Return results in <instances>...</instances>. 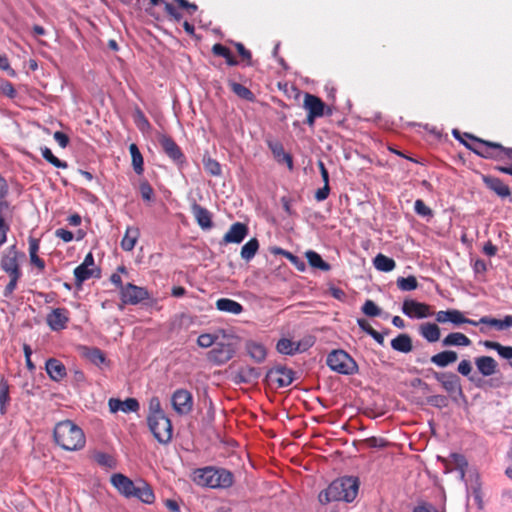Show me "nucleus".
<instances>
[{"label": "nucleus", "instance_id": "9d476101", "mask_svg": "<svg viewBox=\"0 0 512 512\" xmlns=\"http://www.w3.org/2000/svg\"><path fill=\"white\" fill-rule=\"evenodd\" d=\"M234 354L235 347L233 344L219 342L208 352L207 358L216 365H222L232 359Z\"/></svg>", "mask_w": 512, "mask_h": 512}, {"label": "nucleus", "instance_id": "f8f14e48", "mask_svg": "<svg viewBox=\"0 0 512 512\" xmlns=\"http://www.w3.org/2000/svg\"><path fill=\"white\" fill-rule=\"evenodd\" d=\"M266 378L276 383L277 388L289 386L294 380V371L284 366H276L268 370Z\"/></svg>", "mask_w": 512, "mask_h": 512}, {"label": "nucleus", "instance_id": "2f4dec72", "mask_svg": "<svg viewBox=\"0 0 512 512\" xmlns=\"http://www.w3.org/2000/svg\"><path fill=\"white\" fill-rule=\"evenodd\" d=\"M471 340L463 333L461 332H452L448 334L443 340H442V346L443 347H450V346H462L467 347L471 345Z\"/></svg>", "mask_w": 512, "mask_h": 512}, {"label": "nucleus", "instance_id": "603ef678", "mask_svg": "<svg viewBox=\"0 0 512 512\" xmlns=\"http://www.w3.org/2000/svg\"><path fill=\"white\" fill-rule=\"evenodd\" d=\"M450 458L452 459L453 470L467 469L468 462L464 455L459 453H452Z\"/></svg>", "mask_w": 512, "mask_h": 512}, {"label": "nucleus", "instance_id": "c03bdc74", "mask_svg": "<svg viewBox=\"0 0 512 512\" xmlns=\"http://www.w3.org/2000/svg\"><path fill=\"white\" fill-rule=\"evenodd\" d=\"M397 287L402 291H412L418 287V281L415 276L399 277Z\"/></svg>", "mask_w": 512, "mask_h": 512}, {"label": "nucleus", "instance_id": "dca6fc26", "mask_svg": "<svg viewBox=\"0 0 512 512\" xmlns=\"http://www.w3.org/2000/svg\"><path fill=\"white\" fill-rule=\"evenodd\" d=\"M402 311L410 318H426L431 314L429 305L412 299L403 302Z\"/></svg>", "mask_w": 512, "mask_h": 512}, {"label": "nucleus", "instance_id": "e2e57ef3", "mask_svg": "<svg viewBox=\"0 0 512 512\" xmlns=\"http://www.w3.org/2000/svg\"><path fill=\"white\" fill-rule=\"evenodd\" d=\"M174 1L177 3V5L180 8L185 9L189 15H193L198 9L196 4L190 3L187 0H174Z\"/></svg>", "mask_w": 512, "mask_h": 512}, {"label": "nucleus", "instance_id": "3c124183", "mask_svg": "<svg viewBox=\"0 0 512 512\" xmlns=\"http://www.w3.org/2000/svg\"><path fill=\"white\" fill-rule=\"evenodd\" d=\"M362 312L369 317H376L381 314L380 308L372 300H366L362 306Z\"/></svg>", "mask_w": 512, "mask_h": 512}, {"label": "nucleus", "instance_id": "f704fd0d", "mask_svg": "<svg viewBox=\"0 0 512 512\" xmlns=\"http://www.w3.org/2000/svg\"><path fill=\"white\" fill-rule=\"evenodd\" d=\"M133 497L138 498L146 504L153 503L155 499L152 488L145 482L138 483Z\"/></svg>", "mask_w": 512, "mask_h": 512}, {"label": "nucleus", "instance_id": "c85d7f7f", "mask_svg": "<svg viewBox=\"0 0 512 512\" xmlns=\"http://www.w3.org/2000/svg\"><path fill=\"white\" fill-rule=\"evenodd\" d=\"M420 335L428 342H437L440 339L441 332L440 328L435 323L426 322L419 327Z\"/></svg>", "mask_w": 512, "mask_h": 512}, {"label": "nucleus", "instance_id": "49530a36", "mask_svg": "<svg viewBox=\"0 0 512 512\" xmlns=\"http://www.w3.org/2000/svg\"><path fill=\"white\" fill-rule=\"evenodd\" d=\"M139 191L144 201L150 202L154 198V191L152 186L146 179H141L139 182Z\"/></svg>", "mask_w": 512, "mask_h": 512}, {"label": "nucleus", "instance_id": "b1692460", "mask_svg": "<svg viewBox=\"0 0 512 512\" xmlns=\"http://www.w3.org/2000/svg\"><path fill=\"white\" fill-rule=\"evenodd\" d=\"M159 144L162 150L165 152L167 157L176 160L182 157V152L179 146L173 141L172 138L166 135H160Z\"/></svg>", "mask_w": 512, "mask_h": 512}, {"label": "nucleus", "instance_id": "6ab92c4d", "mask_svg": "<svg viewBox=\"0 0 512 512\" xmlns=\"http://www.w3.org/2000/svg\"><path fill=\"white\" fill-rule=\"evenodd\" d=\"M434 377L439 383H441L446 392L450 394L455 392H462L460 379L456 374L435 372Z\"/></svg>", "mask_w": 512, "mask_h": 512}, {"label": "nucleus", "instance_id": "0e129e2a", "mask_svg": "<svg viewBox=\"0 0 512 512\" xmlns=\"http://www.w3.org/2000/svg\"><path fill=\"white\" fill-rule=\"evenodd\" d=\"M55 236L61 240H63L64 242H71L74 238V235L71 231L67 230V229H64V228H59L55 231Z\"/></svg>", "mask_w": 512, "mask_h": 512}, {"label": "nucleus", "instance_id": "4c0bfd02", "mask_svg": "<svg viewBox=\"0 0 512 512\" xmlns=\"http://www.w3.org/2000/svg\"><path fill=\"white\" fill-rule=\"evenodd\" d=\"M306 258L309 263V265L313 268H317L322 271H329L331 269V266L329 263L324 261L320 254H318L315 251H307L306 252Z\"/></svg>", "mask_w": 512, "mask_h": 512}, {"label": "nucleus", "instance_id": "6e6d98bb", "mask_svg": "<svg viewBox=\"0 0 512 512\" xmlns=\"http://www.w3.org/2000/svg\"><path fill=\"white\" fill-rule=\"evenodd\" d=\"M204 170L211 176H220L222 173L220 162H204Z\"/></svg>", "mask_w": 512, "mask_h": 512}, {"label": "nucleus", "instance_id": "aec40b11", "mask_svg": "<svg viewBox=\"0 0 512 512\" xmlns=\"http://www.w3.org/2000/svg\"><path fill=\"white\" fill-rule=\"evenodd\" d=\"M475 366L483 377H490L498 372V363L491 356L476 357Z\"/></svg>", "mask_w": 512, "mask_h": 512}, {"label": "nucleus", "instance_id": "7ed1b4c3", "mask_svg": "<svg viewBox=\"0 0 512 512\" xmlns=\"http://www.w3.org/2000/svg\"><path fill=\"white\" fill-rule=\"evenodd\" d=\"M53 437L56 444L67 451L81 450L86 443L83 430L71 420L58 422L54 427Z\"/></svg>", "mask_w": 512, "mask_h": 512}, {"label": "nucleus", "instance_id": "6e6552de", "mask_svg": "<svg viewBox=\"0 0 512 512\" xmlns=\"http://www.w3.org/2000/svg\"><path fill=\"white\" fill-rule=\"evenodd\" d=\"M148 425L154 437L161 444H168L173 435L170 419L165 415L161 417H147Z\"/></svg>", "mask_w": 512, "mask_h": 512}, {"label": "nucleus", "instance_id": "37998d69", "mask_svg": "<svg viewBox=\"0 0 512 512\" xmlns=\"http://www.w3.org/2000/svg\"><path fill=\"white\" fill-rule=\"evenodd\" d=\"M229 86L231 90L240 98L248 100V101H254L255 96L254 94L244 85L237 83V82H230Z\"/></svg>", "mask_w": 512, "mask_h": 512}, {"label": "nucleus", "instance_id": "4468645a", "mask_svg": "<svg viewBox=\"0 0 512 512\" xmlns=\"http://www.w3.org/2000/svg\"><path fill=\"white\" fill-rule=\"evenodd\" d=\"M249 228L245 223L235 222L224 234L220 244H240L248 235Z\"/></svg>", "mask_w": 512, "mask_h": 512}, {"label": "nucleus", "instance_id": "c756f323", "mask_svg": "<svg viewBox=\"0 0 512 512\" xmlns=\"http://www.w3.org/2000/svg\"><path fill=\"white\" fill-rule=\"evenodd\" d=\"M140 232L137 227L129 226L126 228L124 237L121 240V248L124 251H132L138 241Z\"/></svg>", "mask_w": 512, "mask_h": 512}, {"label": "nucleus", "instance_id": "ea45409f", "mask_svg": "<svg viewBox=\"0 0 512 512\" xmlns=\"http://www.w3.org/2000/svg\"><path fill=\"white\" fill-rule=\"evenodd\" d=\"M259 249V242L257 238H251L248 242H246L241 248V258L245 261H250L256 255Z\"/></svg>", "mask_w": 512, "mask_h": 512}, {"label": "nucleus", "instance_id": "f03ea898", "mask_svg": "<svg viewBox=\"0 0 512 512\" xmlns=\"http://www.w3.org/2000/svg\"><path fill=\"white\" fill-rule=\"evenodd\" d=\"M359 484L357 477L344 476L337 478L319 493V502L323 505L334 501L352 502L358 494Z\"/></svg>", "mask_w": 512, "mask_h": 512}, {"label": "nucleus", "instance_id": "412c9836", "mask_svg": "<svg viewBox=\"0 0 512 512\" xmlns=\"http://www.w3.org/2000/svg\"><path fill=\"white\" fill-rule=\"evenodd\" d=\"M482 181L493 191L497 196L501 198H506L510 196L511 191L508 185H506L501 179L490 176V175H482Z\"/></svg>", "mask_w": 512, "mask_h": 512}, {"label": "nucleus", "instance_id": "4be33fe9", "mask_svg": "<svg viewBox=\"0 0 512 512\" xmlns=\"http://www.w3.org/2000/svg\"><path fill=\"white\" fill-rule=\"evenodd\" d=\"M45 367L47 374L53 381L59 382L67 375L65 365L58 359H48Z\"/></svg>", "mask_w": 512, "mask_h": 512}, {"label": "nucleus", "instance_id": "4d7b16f0", "mask_svg": "<svg viewBox=\"0 0 512 512\" xmlns=\"http://www.w3.org/2000/svg\"><path fill=\"white\" fill-rule=\"evenodd\" d=\"M414 209L418 215L432 216V210L421 199L415 201Z\"/></svg>", "mask_w": 512, "mask_h": 512}, {"label": "nucleus", "instance_id": "f3484780", "mask_svg": "<svg viewBox=\"0 0 512 512\" xmlns=\"http://www.w3.org/2000/svg\"><path fill=\"white\" fill-rule=\"evenodd\" d=\"M112 485L127 498H132L135 494L136 484L127 476L116 473L111 476Z\"/></svg>", "mask_w": 512, "mask_h": 512}, {"label": "nucleus", "instance_id": "ddd939ff", "mask_svg": "<svg viewBox=\"0 0 512 512\" xmlns=\"http://www.w3.org/2000/svg\"><path fill=\"white\" fill-rule=\"evenodd\" d=\"M70 320V312L66 308H54L47 314L46 322L52 331L64 330Z\"/></svg>", "mask_w": 512, "mask_h": 512}, {"label": "nucleus", "instance_id": "69168bd1", "mask_svg": "<svg viewBox=\"0 0 512 512\" xmlns=\"http://www.w3.org/2000/svg\"><path fill=\"white\" fill-rule=\"evenodd\" d=\"M164 9L173 20L180 21L182 19V14L179 13L172 4L168 2L165 3Z\"/></svg>", "mask_w": 512, "mask_h": 512}, {"label": "nucleus", "instance_id": "09e8293b", "mask_svg": "<svg viewBox=\"0 0 512 512\" xmlns=\"http://www.w3.org/2000/svg\"><path fill=\"white\" fill-rule=\"evenodd\" d=\"M95 461L102 467L115 468L116 461L114 457L107 453L99 452L95 455Z\"/></svg>", "mask_w": 512, "mask_h": 512}, {"label": "nucleus", "instance_id": "680f3d73", "mask_svg": "<svg viewBox=\"0 0 512 512\" xmlns=\"http://www.w3.org/2000/svg\"><path fill=\"white\" fill-rule=\"evenodd\" d=\"M329 194H330V186L324 184V186L322 188H319L315 192L314 198L317 202H322L328 198Z\"/></svg>", "mask_w": 512, "mask_h": 512}, {"label": "nucleus", "instance_id": "f257e3e1", "mask_svg": "<svg viewBox=\"0 0 512 512\" xmlns=\"http://www.w3.org/2000/svg\"><path fill=\"white\" fill-rule=\"evenodd\" d=\"M453 135L466 148L473 151L475 155L481 158L512 160V148H505L499 143L484 141L467 133L462 136L458 130H453Z\"/></svg>", "mask_w": 512, "mask_h": 512}, {"label": "nucleus", "instance_id": "79ce46f5", "mask_svg": "<svg viewBox=\"0 0 512 512\" xmlns=\"http://www.w3.org/2000/svg\"><path fill=\"white\" fill-rule=\"evenodd\" d=\"M358 326L367 334H369L378 344L384 345V336L383 334L376 331L367 320L361 318L357 320Z\"/></svg>", "mask_w": 512, "mask_h": 512}, {"label": "nucleus", "instance_id": "39448f33", "mask_svg": "<svg viewBox=\"0 0 512 512\" xmlns=\"http://www.w3.org/2000/svg\"><path fill=\"white\" fill-rule=\"evenodd\" d=\"M20 257H23V254L19 253L13 245L3 253L0 259V268L7 273L10 278L9 283L6 285L3 292L5 297H10L13 294L17 287V283L22 276L19 265Z\"/></svg>", "mask_w": 512, "mask_h": 512}, {"label": "nucleus", "instance_id": "473e14b6", "mask_svg": "<svg viewBox=\"0 0 512 512\" xmlns=\"http://www.w3.org/2000/svg\"><path fill=\"white\" fill-rule=\"evenodd\" d=\"M84 356L87 360H89L92 364L97 367H102L108 363L106 355L102 350L96 347L84 348Z\"/></svg>", "mask_w": 512, "mask_h": 512}, {"label": "nucleus", "instance_id": "5fc2aeb1", "mask_svg": "<svg viewBox=\"0 0 512 512\" xmlns=\"http://www.w3.org/2000/svg\"><path fill=\"white\" fill-rule=\"evenodd\" d=\"M139 410V403L135 398H127L122 401V412L130 413L137 412Z\"/></svg>", "mask_w": 512, "mask_h": 512}, {"label": "nucleus", "instance_id": "58836bf2", "mask_svg": "<svg viewBox=\"0 0 512 512\" xmlns=\"http://www.w3.org/2000/svg\"><path fill=\"white\" fill-rule=\"evenodd\" d=\"M373 263L377 270L383 272H390L396 266V263L392 258L381 253L374 258Z\"/></svg>", "mask_w": 512, "mask_h": 512}, {"label": "nucleus", "instance_id": "bb28decb", "mask_svg": "<svg viewBox=\"0 0 512 512\" xmlns=\"http://www.w3.org/2000/svg\"><path fill=\"white\" fill-rule=\"evenodd\" d=\"M393 350L401 353H410L413 350L412 338L406 333L399 334L391 340Z\"/></svg>", "mask_w": 512, "mask_h": 512}, {"label": "nucleus", "instance_id": "338daca9", "mask_svg": "<svg viewBox=\"0 0 512 512\" xmlns=\"http://www.w3.org/2000/svg\"><path fill=\"white\" fill-rule=\"evenodd\" d=\"M54 139L62 148L66 147L69 142L68 136L61 131H56L54 133Z\"/></svg>", "mask_w": 512, "mask_h": 512}, {"label": "nucleus", "instance_id": "0eeeda50", "mask_svg": "<svg viewBox=\"0 0 512 512\" xmlns=\"http://www.w3.org/2000/svg\"><path fill=\"white\" fill-rule=\"evenodd\" d=\"M303 108L307 111L306 123L313 126L315 119L322 116L331 115L332 109L325 105V103L316 95L305 93Z\"/></svg>", "mask_w": 512, "mask_h": 512}, {"label": "nucleus", "instance_id": "774afa93", "mask_svg": "<svg viewBox=\"0 0 512 512\" xmlns=\"http://www.w3.org/2000/svg\"><path fill=\"white\" fill-rule=\"evenodd\" d=\"M109 410L111 413L122 411V401L117 398H110L108 401Z\"/></svg>", "mask_w": 512, "mask_h": 512}, {"label": "nucleus", "instance_id": "9b49d317", "mask_svg": "<svg viewBox=\"0 0 512 512\" xmlns=\"http://www.w3.org/2000/svg\"><path fill=\"white\" fill-rule=\"evenodd\" d=\"M173 409L179 415H186L192 411L193 397L186 389H177L171 397Z\"/></svg>", "mask_w": 512, "mask_h": 512}, {"label": "nucleus", "instance_id": "423d86ee", "mask_svg": "<svg viewBox=\"0 0 512 512\" xmlns=\"http://www.w3.org/2000/svg\"><path fill=\"white\" fill-rule=\"evenodd\" d=\"M327 366L343 375H353L358 372L356 361L344 350L338 349L330 352L326 359Z\"/></svg>", "mask_w": 512, "mask_h": 512}, {"label": "nucleus", "instance_id": "c9c22d12", "mask_svg": "<svg viewBox=\"0 0 512 512\" xmlns=\"http://www.w3.org/2000/svg\"><path fill=\"white\" fill-rule=\"evenodd\" d=\"M276 350L283 355H295L299 353V344L288 338H281L276 344Z\"/></svg>", "mask_w": 512, "mask_h": 512}, {"label": "nucleus", "instance_id": "5701e85b", "mask_svg": "<svg viewBox=\"0 0 512 512\" xmlns=\"http://www.w3.org/2000/svg\"><path fill=\"white\" fill-rule=\"evenodd\" d=\"M245 350L252 360L256 363H262L267 357L266 347L257 341L248 340L245 343Z\"/></svg>", "mask_w": 512, "mask_h": 512}, {"label": "nucleus", "instance_id": "a878e982", "mask_svg": "<svg viewBox=\"0 0 512 512\" xmlns=\"http://www.w3.org/2000/svg\"><path fill=\"white\" fill-rule=\"evenodd\" d=\"M192 213L202 229H210L212 227L211 213L199 204L192 205Z\"/></svg>", "mask_w": 512, "mask_h": 512}, {"label": "nucleus", "instance_id": "2eb2a0df", "mask_svg": "<svg viewBox=\"0 0 512 512\" xmlns=\"http://www.w3.org/2000/svg\"><path fill=\"white\" fill-rule=\"evenodd\" d=\"M436 321L439 323L451 322L452 324L459 326L461 324H470L476 326V321L466 318L463 313L457 309L441 310L436 313Z\"/></svg>", "mask_w": 512, "mask_h": 512}, {"label": "nucleus", "instance_id": "a18cd8bd", "mask_svg": "<svg viewBox=\"0 0 512 512\" xmlns=\"http://www.w3.org/2000/svg\"><path fill=\"white\" fill-rule=\"evenodd\" d=\"M9 385L4 379L0 381V412L1 414L6 413V404L9 402Z\"/></svg>", "mask_w": 512, "mask_h": 512}, {"label": "nucleus", "instance_id": "7c9ffc66", "mask_svg": "<svg viewBox=\"0 0 512 512\" xmlns=\"http://www.w3.org/2000/svg\"><path fill=\"white\" fill-rule=\"evenodd\" d=\"M216 308L219 311L238 315L243 312V306L232 299L229 298H220L216 301Z\"/></svg>", "mask_w": 512, "mask_h": 512}, {"label": "nucleus", "instance_id": "052dcab7", "mask_svg": "<svg viewBox=\"0 0 512 512\" xmlns=\"http://www.w3.org/2000/svg\"><path fill=\"white\" fill-rule=\"evenodd\" d=\"M457 371L463 376H469L472 371L471 362L466 359L461 360L458 364Z\"/></svg>", "mask_w": 512, "mask_h": 512}, {"label": "nucleus", "instance_id": "72a5a7b5", "mask_svg": "<svg viewBox=\"0 0 512 512\" xmlns=\"http://www.w3.org/2000/svg\"><path fill=\"white\" fill-rule=\"evenodd\" d=\"M74 276L75 284L80 286L84 281L91 277H99V270L79 265L74 269Z\"/></svg>", "mask_w": 512, "mask_h": 512}, {"label": "nucleus", "instance_id": "864d4df0", "mask_svg": "<svg viewBox=\"0 0 512 512\" xmlns=\"http://www.w3.org/2000/svg\"><path fill=\"white\" fill-rule=\"evenodd\" d=\"M216 339L217 337L212 335V334H209V333H203L201 335L198 336V339H197V344L199 347L201 348H209L211 347L213 344H216Z\"/></svg>", "mask_w": 512, "mask_h": 512}, {"label": "nucleus", "instance_id": "a211bd4d", "mask_svg": "<svg viewBox=\"0 0 512 512\" xmlns=\"http://www.w3.org/2000/svg\"><path fill=\"white\" fill-rule=\"evenodd\" d=\"M260 377V372L257 368L244 366L240 367L232 376V381L235 384H254Z\"/></svg>", "mask_w": 512, "mask_h": 512}, {"label": "nucleus", "instance_id": "393cba45", "mask_svg": "<svg viewBox=\"0 0 512 512\" xmlns=\"http://www.w3.org/2000/svg\"><path fill=\"white\" fill-rule=\"evenodd\" d=\"M479 324L492 326L499 331L507 330L512 327V315H506L503 319L483 316L478 321H476V326Z\"/></svg>", "mask_w": 512, "mask_h": 512}, {"label": "nucleus", "instance_id": "e433bc0d", "mask_svg": "<svg viewBox=\"0 0 512 512\" xmlns=\"http://www.w3.org/2000/svg\"><path fill=\"white\" fill-rule=\"evenodd\" d=\"M481 344L491 350L497 351V353L504 359L512 360V346H503L499 342L485 340Z\"/></svg>", "mask_w": 512, "mask_h": 512}, {"label": "nucleus", "instance_id": "bf43d9fd", "mask_svg": "<svg viewBox=\"0 0 512 512\" xmlns=\"http://www.w3.org/2000/svg\"><path fill=\"white\" fill-rule=\"evenodd\" d=\"M427 402L432 405V406H435V407H438V408H442V407H446L447 404H448V400L445 396L443 395H434V396H430L428 399H427Z\"/></svg>", "mask_w": 512, "mask_h": 512}, {"label": "nucleus", "instance_id": "13d9d810", "mask_svg": "<svg viewBox=\"0 0 512 512\" xmlns=\"http://www.w3.org/2000/svg\"><path fill=\"white\" fill-rule=\"evenodd\" d=\"M269 146L275 157L279 158L282 156V160H291L290 155L284 153L283 146L280 143H269Z\"/></svg>", "mask_w": 512, "mask_h": 512}, {"label": "nucleus", "instance_id": "1a4fd4ad", "mask_svg": "<svg viewBox=\"0 0 512 512\" xmlns=\"http://www.w3.org/2000/svg\"><path fill=\"white\" fill-rule=\"evenodd\" d=\"M151 298L149 291L132 283L125 284L120 293V299L123 304L137 305Z\"/></svg>", "mask_w": 512, "mask_h": 512}, {"label": "nucleus", "instance_id": "a19ab883", "mask_svg": "<svg viewBox=\"0 0 512 512\" xmlns=\"http://www.w3.org/2000/svg\"><path fill=\"white\" fill-rule=\"evenodd\" d=\"M212 52L216 56H220V57L225 58L226 59V63L228 65H230V66H235V65L238 64L237 60L232 55L230 49L227 48L226 46L220 44V43H217V44L213 45Z\"/></svg>", "mask_w": 512, "mask_h": 512}, {"label": "nucleus", "instance_id": "de8ad7c7", "mask_svg": "<svg viewBox=\"0 0 512 512\" xmlns=\"http://www.w3.org/2000/svg\"><path fill=\"white\" fill-rule=\"evenodd\" d=\"M134 122L136 126L142 131L145 132L150 129V123L148 119L145 117L144 113L140 109H136L133 114Z\"/></svg>", "mask_w": 512, "mask_h": 512}, {"label": "nucleus", "instance_id": "20e7f679", "mask_svg": "<svg viewBox=\"0 0 512 512\" xmlns=\"http://www.w3.org/2000/svg\"><path fill=\"white\" fill-rule=\"evenodd\" d=\"M194 481L204 487L225 489L232 486L234 477L226 469L209 466L195 470Z\"/></svg>", "mask_w": 512, "mask_h": 512}, {"label": "nucleus", "instance_id": "8fccbe9b", "mask_svg": "<svg viewBox=\"0 0 512 512\" xmlns=\"http://www.w3.org/2000/svg\"><path fill=\"white\" fill-rule=\"evenodd\" d=\"M165 412L161 408V403L158 397H152L149 401V415L148 417H161L165 416Z\"/></svg>", "mask_w": 512, "mask_h": 512}, {"label": "nucleus", "instance_id": "cd10ccee", "mask_svg": "<svg viewBox=\"0 0 512 512\" xmlns=\"http://www.w3.org/2000/svg\"><path fill=\"white\" fill-rule=\"evenodd\" d=\"M458 359V354L453 350H444L440 353L433 355L430 361L438 367L444 368L449 366L450 364L456 362Z\"/></svg>", "mask_w": 512, "mask_h": 512}]
</instances>
